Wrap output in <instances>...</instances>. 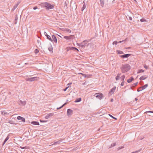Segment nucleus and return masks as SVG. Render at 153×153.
Masks as SVG:
<instances>
[{"label": "nucleus", "instance_id": "obj_19", "mask_svg": "<svg viewBox=\"0 0 153 153\" xmlns=\"http://www.w3.org/2000/svg\"><path fill=\"white\" fill-rule=\"evenodd\" d=\"M121 75V73H118L116 77L115 78V79L116 80H118L119 79V78H120V76Z\"/></svg>", "mask_w": 153, "mask_h": 153}, {"label": "nucleus", "instance_id": "obj_20", "mask_svg": "<svg viewBox=\"0 0 153 153\" xmlns=\"http://www.w3.org/2000/svg\"><path fill=\"white\" fill-rule=\"evenodd\" d=\"M53 114L52 113H50L48 115H47L45 117V118L46 119H48L49 118V117L51 116H53Z\"/></svg>", "mask_w": 153, "mask_h": 153}, {"label": "nucleus", "instance_id": "obj_21", "mask_svg": "<svg viewBox=\"0 0 153 153\" xmlns=\"http://www.w3.org/2000/svg\"><path fill=\"white\" fill-rule=\"evenodd\" d=\"M134 78L133 77H131L130 79H128L127 80V82L128 83H129L131 82L132 81L134 80Z\"/></svg>", "mask_w": 153, "mask_h": 153}, {"label": "nucleus", "instance_id": "obj_14", "mask_svg": "<svg viewBox=\"0 0 153 153\" xmlns=\"http://www.w3.org/2000/svg\"><path fill=\"white\" fill-rule=\"evenodd\" d=\"M62 139H60L58 141H56L53 144V145H56V144H60V143L62 142Z\"/></svg>", "mask_w": 153, "mask_h": 153}, {"label": "nucleus", "instance_id": "obj_24", "mask_svg": "<svg viewBox=\"0 0 153 153\" xmlns=\"http://www.w3.org/2000/svg\"><path fill=\"white\" fill-rule=\"evenodd\" d=\"M63 31L68 32L69 33H71V30L68 28H64Z\"/></svg>", "mask_w": 153, "mask_h": 153}, {"label": "nucleus", "instance_id": "obj_45", "mask_svg": "<svg viewBox=\"0 0 153 153\" xmlns=\"http://www.w3.org/2000/svg\"><path fill=\"white\" fill-rule=\"evenodd\" d=\"M22 119L21 120H22V121L23 122H25V119L24 118L22 117Z\"/></svg>", "mask_w": 153, "mask_h": 153}, {"label": "nucleus", "instance_id": "obj_51", "mask_svg": "<svg viewBox=\"0 0 153 153\" xmlns=\"http://www.w3.org/2000/svg\"><path fill=\"white\" fill-rule=\"evenodd\" d=\"M44 34L45 36L48 35L47 33L45 32H44Z\"/></svg>", "mask_w": 153, "mask_h": 153}, {"label": "nucleus", "instance_id": "obj_42", "mask_svg": "<svg viewBox=\"0 0 153 153\" xmlns=\"http://www.w3.org/2000/svg\"><path fill=\"white\" fill-rule=\"evenodd\" d=\"M140 21L141 22H143L146 21V20L145 19H142L140 20Z\"/></svg>", "mask_w": 153, "mask_h": 153}, {"label": "nucleus", "instance_id": "obj_23", "mask_svg": "<svg viewBox=\"0 0 153 153\" xmlns=\"http://www.w3.org/2000/svg\"><path fill=\"white\" fill-rule=\"evenodd\" d=\"M100 5L102 7L104 6V1L103 0H100Z\"/></svg>", "mask_w": 153, "mask_h": 153}, {"label": "nucleus", "instance_id": "obj_43", "mask_svg": "<svg viewBox=\"0 0 153 153\" xmlns=\"http://www.w3.org/2000/svg\"><path fill=\"white\" fill-rule=\"evenodd\" d=\"M69 87V86H68L67 87L65 88L64 89H63V91H66V90H67V89Z\"/></svg>", "mask_w": 153, "mask_h": 153}, {"label": "nucleus", "instance_id": "obj_50", "mask_svg": "<svg viewBox=\"0 0 153 153\" xmlns=\"http://www.w3.org/2000/svg\"><path fill=\"white\" fill-rule=\"evenodd\" d=\"M128 19L130 20H132V18L131 17L129 16L128 17Z\"/></svg>", "mask_w": 153, "mask_h": 153}, {"label": "nucleus", "instance_id": "obj_52", "mask_svg": "<svg viewBox=\"0 0 153 153\" xmlns=\"http://www.w3.org/2000/svg\"><path fill=\"white\" fill-rule=\"evenodd\" d=\"M21 148L22 149H24L25 148H26V147H22Z\"/></svg>", "mask_w": 153, "mask_h": 153}, {"label": "nucleus", "instance_id": "obj_8", "mask_svg": "<svg viewBox=\"0 0 153 153\" xmlns=\"http://www.w3.org/2000/svg\"><path fill=\"white\" fill-rule=\"evenodd\" d=\"M20 105H25L26 103V102L25 101H22L21 100H19L18 101Z\"/></svg>", "mask_w": 153, "mask_h": 153}, {"label": "nucleus", "instance_id": "obj_27", "mask_svg": "<svg viewBox=\"0 0 153 153\" xmlns=\"http://www.w3.org/2000/svg\"><path fill=\"white\" fill-rule=\"evenodd\" d=\"M46 36L47 39H48L49 40H50L51 41L53 42L52 39L51 38V36H50L48 35H47Z\"/></svg>", "mask_w": 153, "mask_h": 153}, {"label": "nucleus", "instance_id": "obj_29", "mask_svg": "<svg viewBox=\"0 0 153 153\" xmlns=\"http://www.w3.org/2000/svg\"><path fill=\"white\" fill-rule=\"evenodd\" d=\"M144 71L142 69L139 70L137 71V74H139L140 73L143 72Z\"/></svg>", "mask_w": 153, "mask_h": 153}, {"label": "nucleus", "instance_id": "obj_36", "mask_svg": "<svg viewBox=\"0 0 153 153\" xmlns=\"http://www.w3.org/2000/svg\"><path fill=\"white\" fill-rule=\"evenodd\" d=\"M39 52V51L37 49H36L35 50L34 52L35 53H37Z\"/></svg>", "mask_w": 153, "mask_h": 153}, {"label": "nucleus", "instance_id": "obj_31", "mask_svg": "<svg viewBox=\"0 0 153 153\" xmlns=\"http://www.w3.org/2000/svg\"><path fill=\"white\" fill-rule=\"evenodd\" d=\"M117 52L118 54H122L123 53V52L122 51L119 50H117Z\"/></svg>", "mask_w": 153, "mask_h": 153}, {"label": "nucleus", "instance_id": "obj_7", "mask_svg": "<svg viewBox=\"0 0 153 153\" xmlns=\"http://www.w3.org/2000/svg\"><path fill=\"white\" fill-rule=\"evenodd\" d=\"M73 111L70 109H68L67 111V114L68 116H71L72 114Z\"/></svg>", "mask_w": 153, "mask_h": 153}, {"label": "nucleus", "instance_id": "obj_6", "mask_svg": "<svg viewBox=\"0 0 153 153\" xmlns=\"http://www.w3.org/2000/svg\"><path fill=\"white\" fill-rule=\"evenodd\" d=\"M64 38L67 40H69L72 39L74 38V36L73 35H71L69 36H64Z\"/></svg>", "mask_w": 153, "mask_h": 153}, {"label": "nucleus", "instance_id": "obj_38", "mask_svg": "<svg viewBox=\"0 0 153 153\" xmlns=\"http://www.w3.org/2000/svg\"><path fill=\"white\" fill-rule=\"evenodd\" d=\"M140 150H139L138 151H136L135 152H132V153H137L139 152H140Z\"/></svg>", "mask_w": 153, "mask_h": 153}, {"label": "nucleus", "instance_id": "obj_40", "mask_svg": "<svg viewBox=\"0 0 153 153\" xmlns=\"http://www.w3.org/2000/svg\"><path fill=\"white\" fill-rule=\"evenodd\" d=\"M48 49L50 51H52L53 48L52 47H50L48 48Z\"/></svg>", "mask_w": 153, "mask_h": 153}, {"label": "nucleus", "instance_id": "obj_18", "mask_svg": "<svg viewBox=\"0 0 153 153\" xmlns=\"http://www.w3.org/2000/svg\"><path fill=\"white\" fill-rule=\"evenodd\" d=\"M31 123L34 125H39V122L37 121H33L31 122Z\"/></svg>", "mask_w": 153, "mask_h": 153}, {"label": "nucleus", "instance_id": "obj_10", "mask_svg": "<svg viewBox=\"0 0 153 153\" xmlns=\"http://www.w3.org/2000/svg\"><path fill=\"white\" fill-rule=\"evenodd\" d=\"M130 55V54H125L123 55H121L120 56L123 58H128Z\"/></svg>", "mask_w": 153, "mask_h": 153}, {"label": "nucleus", "instance_id": "obj_57", "mask_svg": "<svg viewBox=\"0 0 153 153\" xmlns=\"http://www.w3.org/2000/svg\"><path fill=\"white\" fill-rule=\"evenodd\" d=\"M71 84H72V83H69L68 84V85H71Z\"/></svg>", "mask_w": 153, "mask_h": 153}, {"label": "nucleus", "instance_id": "obj_35", "mask_svg": "<svg viewBox=\"0 0 153 153\" xmlns=\"http://www.w3.org/2000/svg\"><path fill=\"white\" fill-rule=\"evenodd\" d=\"M108 115H109V116L111 117V118H113L114 119H115V120H117V119L116 118H115V117H114L112 115H111V114H108Z\"/></svg>", "mask_w": 153, "mask_h": 153}, {"label": "nucleus", "instance_id": "obj_46", "mask_svg": "<svg viewBox=\"0 0 153 153\" xmlns=\"http://www.w3.org/2000/svg\"><path fill=\"white\" fill-rule=\"evenodd\" d=\"M148 112V113H153V111H146L145 113H147Z\"/></svg>", "mask_w": 153, "mask_h": 153}, {"label": "nucleus", "instance_id": "obj_30", "mask_svg": "<svg viewBox=\"0 0 153 153\" xmlns=\"http://www.w3.org/2000/svg\"><path fill=\"white\" fill-rule=\"evenodd\" d=\"M81 100V98H78L76 99V100L75 101V102H77L80 101Z\"/></svg>", "mask_w": 153, "mask_h": 153}, {"label": "nucleus", "instance_id": "obj_28", "mask_svg": "<svg viewBox=\"0 0 153 153\" xmlns=\"http://www.w3.org/2000/svg\"><path fill=\"white\" fill-rule=\"evenodd\" d=\"M116 145V143H113L112 144H111L110 146H109L108 148V149H110L112 147H113L115 146Z\"/></svg>", "mask_w": 153, "mask_h": 153}, {"label": "nucleus", "instance_id": "obj_5", "mask_svg": "<svg viewBox=\"0 0 153 153\" xmlns=\"http://www.w3.org/2000/svg\"><path fill=\"white\" fill-rule=\"evenodd\" d=\"M95 95H96L95 97L96 98L100 100H101L103 98V95L101 93H97L95 94Z\"/></svg>", "mask_w": 153, "mask_h": 153}, {"label": "nucleus", "instance_id": "obj_22", "mask_svg": "<svg viewBox=\"0 0 153 153\" xmlns=\"http://www.w3.org/2000/svg\"><path fill=\"white\" fill-rule=\"evenodd\" d=\"M126 40H123L122 41H120L119 42H116V41H114L113 42V45H117L118 43H121L122 42H123L125 41Z\"/></svg>", "mask_w": 153, "mask_h": 153}, {"label": "nucleus", "instance_id": "obj_54", "mask_svg": "<svg viewBox=\"0 0 153 153\" xmlns=\"http://www.w3.org/2000/svg\"><path fill=\"white\" fill-rule=\"evenodd\" d=\"M113 100H113V99H111V102H113Z\"/></svg>", "mask_w": 153, "mask_h": 153}, {"label": "nucleus", "instance_id": "obj_1", "mask_svg": "<svg viewBox=\"0 0 153 153\" xmlns=\"http://www.w3.org/2000/svg\"><path fill=\"white\" fill-rule=\"evenodd\" d=\"M40 5L42 7L45 8L47 10L53 9L54 7V5H51L47 2L42 3L40 4Z\"/></svg>", "mask_w": 153, "mask_h": 153}, {"label": "nucleus", "instance_id": "obj_55", "mask_svg": "<svg viewBox=\"0 0 153 153\" xmlns=\"http://www.w3.org/2000/svg\"><path fill=\"white\" fill-rule=\"evenodd\" d=\"M78 74H81V75H82V74H82V73H79Z\"/></svg>", "mask_w": 153, "mask_h": 153}, {"label": "nucleus", "instance_id": "obj_41", "mask_svg": "<svg viewBox=\"0 0 153 153\" xmlns=\"http://www.w3.org/2000/svg\"><path fill=\"white\" fill-rule=\"evenodd\" d=\"M124 85V81H123V82H121L120 85L122 86H123Z\"/></svg>", "mask_w": 153, "mask_h": 153}, {"label": "nucleus", "instance_id": "obj_48", "mask_svg": "<svg viewBox=\"0 0 153 153\" xmlns=\"http://www.w3.org/2000/svg\"><path fill=\"white\" fill-rule=\"evenodd\" d=\"M144 68H145L146 69H148V67L146 65H145L144 66Z\"/></svg>", "mask_w": 153, "mask_h": 153}, {"label": "nucleus", "instance_id": "obj_9", "mask_svg": "<svg viewBox=\"0 0 153 153\" xmlns=\"http://www.w3.org/2000/svg\"><path fill=\"white\" fill-rule=\"evenodd\" d=\"M148 86V85L147 84H146L145 85H144V86L141 87H140V88H141V89H140V90H137V91L138 92H139L140 91H142V90H143L145 89L146 88H147Z\"/></svg>", "mask_w": 153, "mask_h": 153}, {"label": "nucleus", "instance_id": "obj_11", "mask_svg": "<svg viewBox=\"0 0 153 153\" xmlns=\"http://www.w3.org/2000/svg\"><path fill=\"white\" fill-rule=\"evenodd\" d=\"M1 115L4 116H6V115H9V114L6 112L5 111H1Z\"/></svg>", "mask_w": 153, "mask_h": 153}, {"label": "nucleus", "instance_id": "obj_12", "mask_svg": "<svg viewBox=\"0 0 153 153\" xmlns=\"http://www.w3.org/2000/svg\"><path fill=\"white\" fill-rule=\"evenodd\" d=\"M116 87H113L111 89L110 91L109 92V93L111 94H113L114 93V92L116 90Z\"/></svg>", "mask_w": 153, "mask_h": 153}, {"label": "nucleus", "instance_id": "obj_13", "mask_svg": "<svg viewBox=\"0 0 153 153\" xmlns=\"http://www.w3.org/2000/svg\"><path fill=\"white\" fill-rule=\"evenodd\" d=\"M148 77V76L146 75L142 76L140 78V80H143L146 79Z\"/></svg>", "mask_w": 153, "mask_h": 153}, {"label": "nucleus", "instance_id": "obj_33", "mask_svg": "<svg viewBox=\"0 0 153 153\" xmlns=\"http://www.w3.org/2000/svg\"><path fill=\"white\" fill-rule=\"evenodd\" d=\"M125 76L124 75H123V76H122L121 77H120V79H121L123 81H124V80L125 78Z\"/></svg>", "mask_w": 153, "mask_h": 153}, {"label": "nucleus", "instance_id": "obj_47", "mask_svg": "<svg viewBox=\"0 0 153 153\" xmlns=\"http://www.w3.org/2000/svg\"><path fill=\"white\" fill-rule=\"evenodd\" d=\"M123 147H119L118 148V150H120V149H122V148H123Z\"/></svg>", "mask_w": 153, "mask_h": 153}, {"label": "nucleus", "instance_id": "obj_34", "mask_svg": "<svg viewBox=\"0 0 153 153\" xmlns=\"http://www.w3.org/2000/svg\"><path fill=\"white\" fill-rule=\"evenodd\" d=\"M66 104V103H64L63 105L62 106H61V107H59V108H57V109H60L62 107H63Z\"/></svg>", "mask_w": 153, "mask_h": 153}, {"label": "nucleus", "instance_id": "obj_37", "mask_svg": "<svg viewBox=\"0 0 153 153\" xmlns=\"http://www.w3.org/2000/svg\"><path fill=\"white\" fill-rule=\"evenodd\" d=\"M22 117L20 116H19L17 117V119L18 120H21L22 119Z\"/></svg>", "mask_w": 153, "mask_h": 153}, {"label": "nucleus", "instance_id": "obj_4", "mask_svg": "<svg viewBox=\"0 0 153 153\" xmlns=\"http://www.w3.org/2000/svg\"><path fill=\"white\" fill-rule=\"evenodd\" d=\"M88 42V41L87 40H84L79 44V46L82 48H84L88 45L87 43Z\"/></svg>", "mask_w": 153, "mask_h": 153}, {"label": "nucleus", "instance_id": "obj_15", "mask_svg": "<svg viewBox=\"0 0 153 153\" xmlns=\"http://www.w3.org/2000/svg\"><path fill=\"white\" fill-rule=\"evenodd\" d=\"M52 38L54 42L56 43L57 42V40L56 36L53 35L52 36Z\"/></svg>", "mask_w": 153, "mask_h": 153}, {"label": "nucleus", "instance_id": "obj_58", "mask_svg": "<svg viewBox=\"0 0 153 153\" xmlns=\"http://www.w3.org/2000/svg\"><path fill=\"white\" fill-rule=\"evenodd\" d=\"M141 89V88H140V87L137 90H140V89Z\"/></svg>", "mask_w": 153, "mask_h": 153}, {"label": "nucleus", "instance_id": "obj_3", "mask_svg": "<svg viewBox=\"0 0 153 153\" xmlns=\"http://www.w3.org/2000/svg\"><path fill=\"white\" fill-rule=\"evenodd\" d=\"M39 79V78L38 77H33L31 78L26 77L25 79L27 81L33 82L35 80H38Z\"/></svg>", "mask_w": 153, "mask_h": 153}, {"label": "nucleus", "instance_id": "obj_53", "mask_svg": "<svg viewBox=\"0 0 153 153\" xmlns=\"http://www.w3.org/2000/svg\"><path fill=\"white\" fill-rule=\"evenodd\" d=\"M74 48L75 49V50H76L77 51H78V50L76 48Z\"/></svg>", "mask_w": 153, "mask_h": 153}, {"label": "nucleus", "instance_id": "obj_25", "mask_svg": "<svg viewBox=\"0 0 153 153\" xmlns=\"http://www.w3.org/2000/svg\"><path fill=\"white\" fill-rule=\"evenodd\" d=\"M18 19V16L17 15H16L14 21V24H16L17 23V21Z\"/></svg>", "mask_w": 153, "mask_h": 153}, {"label": "nucleus", "instance_id": "obj_26", "mask_svg": "<svg viewBox=\"0 0 153 153\" xmlns=\"http://www.w3.org/2000/svg\"><path fill=\"white\" fill-rule=\"evenodd\" d=\"M9 136L8 135V136H7V137L5 138V140H4L3 145H4V144L5 143L6 141L9 139Z\"/></svg>", "mask_w": 153, "mask_h": 153}, {"label": "nucleus", "instance_id": "obj_56", "mask_svg": "<svg viewBox=\"0 0 153 153\" xmlns=\"http://www.w3.org/2000/svg\"><path fill=\"white\" fill-rule=\"evenodd\" d=\"M135 100L136 101H137V100L138 99L137 98H135Z\"/></svg>", "mask_w": 153, "mask_h": 153}, {"label": "nucleus", "instance_id": "obj_17", "mask_svg": "<svg viewBox=\"0 0 153 153\" xmlns=\"http://www.w3.org/2000/svg\"><path fill=\"white\" fill-rule=\"evenodd\" d=\"M19 3L20 2H19L17 4L14 5V6L13 7V8L12 9V10H14L17 7Z\"/></svg>", "mask_w": 153, "mask_h": 153}, {"label": "nucleus", "instance_id": "obj_2", "mask_svg": "<svg viewBox=\"0 0 153 153\" xmlns=\"http://www.w3.org/2000/svg\"><path fill=\"white\" fill-rule=\"evenodd\" d=\"M131 69V66L127 64H123L120 67V69L123 73H125Z\"/></svg>", "mask_w": 153, "mask_h": 153}, {"label": "nucleus", "instance_id": "obj_39", "mask_svg": "<svg viewBox=\"0 0 153 153\" xmlns=\"http://www.w3.org/2000/svg\"><path fill=\"white\" fill-rule=\"evenodd\" d=\"M137 84H138V82H137L136 83H134L132 85V86L134 87V86H136L137 85Z\"/></svg>", "mask_w": 153, "mask_h": 153}, {"label": "nucleus", "instance_id": "obj_32", "mask_svg": "<svg viewBox=\"0 0 153 153\" xmlns=\"http://www.w3.org/2000/svg\"><path fill=\"white\" fill-rule=\"evenodd\" d=\"M86 5L84 4L83 5V7L82 8L81 10L82 11H83L84 10V9L86 8Z\"/></svg>", "mask_w": 153, "mask_h": 153}, {"label": "nucleus", "instance_id": "obj_16", "mask_svg": "<svg viewBox=\"0 0 153 153\" xmlns=\"http://www.w3.org/2000/svg\"><path fill=\"white\" fill-rule=\"evenodd\" d=\"M92 76V75L89 74H82V76H83L85 78H89V77L91 76Z\"/></svg>", "mask_w": 153, "mask_h": 153}, {"label": "nucleus", "instance_id": "obj_44", "mask_svg": "<svg viewBox=\"0 0 153 153\" xmlns=\"http://www.w3.org/2000/svg\"><path fill=\"white\" fill-rule=\"evenodd\" d=\"M40 121L42 123L46 122H47V120H40Z\"/></svg>", "mask_w": 153, "mask_h": 153}, {"label": "nucleus", "instance_id": "obj_49", "mask_svg": "<svg viewBox=\"0 0 153 153\" xmlns=\"http://www.w3.org/2000/svg\"><path fill=\"white\" fill-rule=\"evenodd\" d=\"M38 7H37L36 6L33 7V9L34 10H36V9H37Z\"/></svg>", "mask_w": 153, "mask_h": 153}]
</instances>
